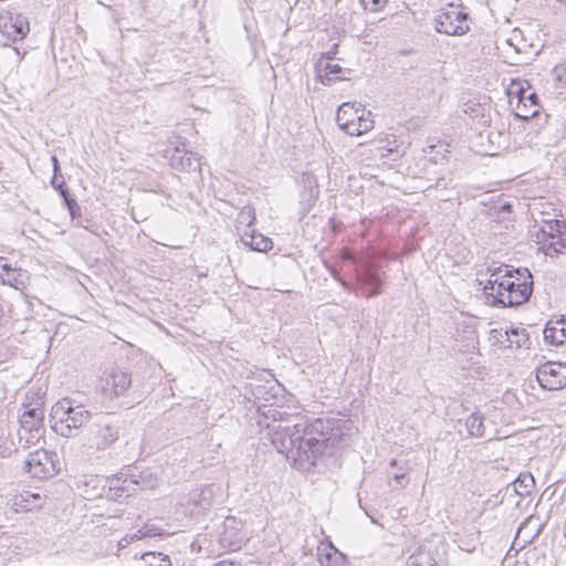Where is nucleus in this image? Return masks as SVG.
<instances>
[{"label":"nucleus","mask_w":566,"mask_h":566,"mask_svg":"<svg viewBox=\"0 0 566 566\" xmlns=\"http://www.w3.org/2000/svg\"><path fill=\"white\" fill-rule=\"evenodd\" d=\"M271 442L280 453L293 461L298 470L311 471L315 467L312 450L310 421L305 417L291 416L285 411L274 410L273 423L268 424ZM321 444L314 447V453L319 452Z\"/></svg>","instance_id":"1"},{"label":"nucleus","mask_w":566,"mask_h":566,"mask_svg":"<svg viewBox=\"0 0 566 566\" xmlns=\"http://www.w3.org/2000/svg\"><path fill=\"white\" fill-rule=\"evenodd\" d=\"M310 436L312 447L321 444L318 453H314L315 464L319 459L325 455H333L334 451L347 447L354 434L357 433V428L349 419L343 418H315L310 421ZM313 451L314 448H312Z\"/></svg>","instance_id":"2"},{"label":"nucleus","mask_w":566,"mask_h":566,"mask_svg":"<svg viewBox=\"0 0 566 566\" xmlns=\"http://www.w3.org/2000/svg\"><path fill=\"white\" fill-rule=\"evenodd\" d=\"M491 276L483 287L486 303L493 306H517L526 303L532 295V286L515 283L510 277V265L489 269Z\"/></svg>","instance_id":"3"},{"label":"nucleus","mask_w":566,"mask_h":566,"mask_svg":"<svg viewBox=\"0 0 566 566\" xmlns=\"http://www.w3.org/2000/svg\"><path fill=\"white\" fill-rule=\"evenodd\" d=\"M92 413L83 405H74L70 398H63L51 409V428L62 437L71 438L75 431L85 427L92 420Z\"/></svg>","instance_id":"4"},{"label":"nucleus","mask_w":566,"mask_h":566,"mask_svg":"<svg viewBox=\"0 0 566 566\" xmlns=\"http://www.w3.org/2000/svg\"><path fill=\"white\" fill-rule=\"evenodd\" d=\"M125 430V420L116 413H98L90 426L91 448L97 452L112 449Z\"/></svg>","instance_id":"5"},{"label":"nucleus","mask_w":566,"mask_h":566,"mask_svg":"<svg viewBox=\"0 0 566 566\" xmlns=\"http://www.w3.org/2000/svg\"><path fill=\"white\" fill-rule=\"evenodd\" d=\"M357 285L352 291L360 290L367 298L375 297L382 292L385 272L376 262L364 260L355 270Z\"/></svg>","instance_id":"6"},{"label":"nucleus","mask_w":566,"mask_h":566,"mask_svg":"<svg viewBox=\"0 0 566 566\" xmlns=\"http://www.w3.org/2000/svg\"><path fill=\"white\" fill-rule=\"evenodd\" d=\"M468 18V13L450 3L437 13L434 18L436 31L447 35H463L470 31Z\"/></svg>","instance_id":"7"},{"label":"nucleus","mask_w":566,"mask_h":566,"mask_svg":"<svg viewBox=\"0 0 566 566\" xmlns=\"http://www.w3.org/2000/svg\"><path fill=\"white\" fill-rule=\"evenodd\" d=\"M24 469L35 479L52 478L60 472L57 453L44 449L31 452L24 461Z\"/></svg>","instance_id":"8"},{"label":"nucleus","mask_w":566,"mask_h":566,"mask_svg":"<svg viewBox=\"0 0 566 566\" xmlns=\"http://www.w3.org/2000/svg\"><path fill=\"white\" fill-rule=\"evenodd\" d=\"M408 566H448L447 551L440 538L424 541L418 549L408 557Z\"/></svg>","instance_id":"9"},{"label":"nucleus","mask_w":566,"mask_h":566,"mask_svg":"<svg viewBox=\"0 0 566 566\" xmlns=\"http://www.w3.org/2000/svg\"><path fill=\"white\" fill-rule=\"evenodd\" d=\"M541 250L545 255L554 256L555 254L563 253L566 249V224L560 220H552L541 229Z\"/></svg>","instance_id":"10"},{"label":"nucleus","mask_w":566,"mask_h":566,"mask_svg":"<svg viewBox=\"0 0 566 566\" xmlns=\"http://www.w3.org/2000/svg\"><path fill=\"white\" fill-rule=\"evenodd\" d=\"M536 379L547 390H559L566 387V363L547 361L537 368Z\"/></svg>","instance_id":"11"},{"label":"nucleus","mask_w":566,"mask_h":566,"mask_svg":"<svg viewBox=\"0 0 566 566\" xmlns=\"http://www.w3.org/2000/svg\"><path fill=\"white\" fill-rule=\"evenodd\" d=\"M132 386V376L123 370H112L102 378V392L109 400L125 395Z\"/></svg>","instance_id":"12"},{"label":"nucleus","mask_w":566,"mask_h":566,"mask_svg":"<svg viewBox=\"0 0 566 566\" xmlns=\"http://www.w3.org/2000/svg\"><path fill=\"white\" fill-rule=\"evenodd\" d=\"M0 31L13 42L22 40L30 31L29 20L21 13L8 12L0 15Z\"/></svg>","instance_id":"13"},{"label":"nucleus","mask_w":566,"mask_h":566,"mask_svg":"<svg viewBox=\"0 0 566 566\" xmlns=\"http://www.w3.org/2000/svg\"><path fill=\"white\" fill-rule=\"evenodd\" d=\"M244 542L241 533V523L233 516H228L223 521V530L219 535V543L223 548L238 551Z\"/></svg>","instance_id":"14"},{"label":"nucleus","mask_w":566,"mask_h":566,"mask_svg":"<svg viewBox=\"0 0 566 566\" xmlns=\"http://www.w3.org/2000/svg\"><path fill=\"white\" fill-rule=\"evenodd\" d=\"M539 114L538 97L535 93L521 92L514 108V115L523 120L534 118Z\"/></svg>","instance_id":"15"},{"label":"nucleus","mask_w":566,"mask_h":566,"mask_svg":"<svg viewBox=\"0 0 566 566\" xmlns=\"http://www.w3.org/2000/svg\"><path fill=\"white\" fill-rule=\"evenodd\" d=\"M317 67L319 72L318 76L324 85H331L332 82L337 80H349L352 73V70L343 69L338 63L328 61H326L324 65L323 62L319 61Z\"/></svg>","instance_id":"16"},{"label":"nucleus","mask_w":566,"mask_h":566,"mask_svg":"<svg viewBox=\"0 0 566 566\" xmlns=\"http://www.w3.org/2000/svg\"><path fill=\"white\" fill-rule=\"evenodd\" d=\"M360 111H366L361 105L343 103L336 112V122L340 129L347 134V127L355 126L360 118Z\"/></svg>","instance_id":"17"},{"label":"nucleus","mask_w":566,"mask_h":566,"mask_svg":"<svg viewBox=\"0 0 566 566\" xmlns=\"http://www.w3.org/2000/svg\"><path fill=\"white\" fill-rule=\"evenodd\" d=\"M544 339L551 345H563L566 343V317L562 316L556 321L547 322L544 331Z\"/></svg>","instance_id":"18"},{"label":"nucleus","mask_w":566,"mask_h":566,"mask_svg":"<svg viewBox=\"0 0 566 566\" xmlns=\"http://www.w3.org/2000/svg\"><path fill=\"white\" fill-rule=\"evenodd\" d=\"M44 422L43 403H38L33 408H29L20 416V424L24 430L30 432L39 431Z\"/></svg>","instance_id":"19"},{"label":"nucleus","mask_w":566,"mask_h":566,"mask_svg":"<svg viewBox=\"0 0 566 566\" xmlns=\"http://www.w3.org/2000/svg\"><path fill=\"white\" fill-rule=\"evenodd\" d=\"M302 180L304 189L302 191V213L303 217L312 209L318 198V185L316 179L308 175L303 174Z\"/></svg>","instance_id":"20"},{"label":"nucleus","mask_w":566,"mask_h":566,"mask_svg":"<svg viewBox=\"0 0 566 566\" xmlns=\"http://www.w3.org/2000/svg\"><path fill=\"white\" fill-rule=\"evenodd\" d=\"M171 166L182 171H196L200 169V158L197 154L176 148L171 156Z\"/></svg>","instance_id":"21"},{"label":"nucleus","mask_w":566,"mask_h":566,"mask_svg":"<svg viewBox=\"0 0 566 566\" xmlns=\"http://www.w3.org/2000/svg\"><path fill=\"white\" fill-rule=\"evenodd\" d=\"M241 242L250 248L252 251L258 252H266L272 249L273 242L270 238L259 233L256 231H251L250 233L244 232L241 235Z\"/></svg>","instance_id":"22"},{"label":"nucleus","mask_w":566,"mask_h":566,"mask_svg":"<svg viewBox=\"0 0 566 566\" xmlns=\"http://www.w3.org/2000/svg\"><path fill=\"white\" fill-rule=\"evenodd\" d=\"M212 488L205 486L200 490H193L191 493H189L187 504L206 511L212 506Z\"/></svg>","instance_id":"23"},{"label":"nucleus","mask_w":566,"mask_h":566,"mask_svg":"<svg viewBox=\"0 0 566 566\" xmlns=\"http://www.w3.org/2000/svg\"><path fill=\"white\" fill-rule=\"evenodd\" d=\"M15 512H29L41 507V496L38 493L25 491L15 496L12 504Z\"/></svg>","instance_id":"24"},{"label":"nucleus","mask_w":566,"mask_h":566,"mask_svg":"<svg viewBox=\"0 0 566 566\" xmlns=\"http://www.w3.org/2000/svg\"><path fill=\"white\" fill-rule=\"evenodd\" d=\"M505 346L509 348H512L513 346L516 348H530V334L525 328H511L510 332H505Z\"/></svg>","instance_id":"25"},{"label":"nucleus","mask_w":566,"mask_h":566,"mask_svg":"<svg viewBox=\"0 0 566 566\" xmlns=\"http://www.w3.org/2000/svg\"><path fill=\"white\" fill-rule=\"evenodd\" d=\"M533 517L526 518L518 527L515 542L522 539L521 547H525L527 544L532 543L541 533V526H535L531 532H528V527L531 526Z\"/></svg>","instance_id":"26"},{"label":"nucleus","mask_w":566,"mask_h":566,"mask_svg":"<svg viewBox=\"0 0 566 566\" xmlns=\"http://www.w3.org/2000/svg\"><path fill=\"white\" fill-rule=\"evenodd\" d=\"M374 127V120L371 118L370 111H360V118L357 120L355 126L347 127V134L350 136H360Z\"/></svg>","instance_id":"27"},{"label":"nucleus","mask_w":566,"mask_h":566,"mask_svg":"<svg viewBox=\"0 0 566 566\" xmlns=\"http://www.w3.org/2000/svg\"><path fill=\"white\" fill-rule=\"evenodd\" d=\"M534 486L535 480L532 474H520L512 483L513 491L521 497L530 495Z\"/></svg>","instance_id":"28"},{"label":"nucleus","mask_w":566,"mask_h":566,"mask_svg":"<svg viewBox=\"0 0 566 566\" xmlns=\"http://www.w3.org/2000/svg\"><path fill=\"white\" fill-rule=\"evenodd\" d=\"M464 426L472 437H484L485 428L483 423V416L479 412L471 413L464 422Z\"/></svg>","instance_id":"29"},{"label":"nucleus","mask_w":566,"mask_h":566,"mask_svg":"<svg viewBox=\"0 0 566 566\" xmlns=\"http://www.w3.org/2000/svg\"><path fill=\"white\" fill-rule=\"evenodd\" d=\"M129 481L134 484L139 485L142 490H153L157 485V478L154 476L149 470H144L138 473H132Z\"/></svg>","instance_id":"30"},{"label":"nucleus","mask_w":566,"mask_h":566,"mask_svg":"<svg viewBox=\"0 0 566 566\" xmlns=\"http://www.w3.org/2000/svg\"><path fill=\"white\" fill-rule=\"evenodd\" d=\"M332 552L326 553L321 558V565L322 566H352L348 562L346 555L337 551L335 547H333Z\"/></svg>","instance_id":"31"},{"label":"nucleus","mask_w":566,"mask_h":566,"mask_svg":"<svg viewBox=\"0 0 566 566\" xmlns=\"http://www.w3.org/2000/svg\"><path fill=\"white\" fill-rule=\"evenodd\" d=\"M142 559L148 566H172L169 556L163 553L146 552L142 555Z\"/></svg>","instance_id":"32"},{"label":"nucleus","mask_w":566,"mask_h":566,"mask_svg":"<svg viewBox=\"0 0 566 566\" xmlns=\"http://www.w3.org/2000/svg\"><path fill=\"white\" fill-rule=\"evenodd\" d=\"M510 277L515 281V283H521L523 285H531L533 287V276L528 269L518 268L514 269L510 265Z\"/></svg>","instance_id":"33"},{"label":"nucleus","mask_w":566,"mask_h":566,"mask_svg":"<svg viewBox=\"0 0 566 566\" xmlns=\"http://www.w3.org/2000/svg\"><path fill=\"white\" fill-rule=\"evenodd\" d=\"M255 220L254 209L250 206L244 207L238 216V221L241 224L251 227Z\"/></svg>","instance_id":"34"},{"label":"nucleus","mask_w":566,"mask_h":566,"mask_svg":"<svg viewBox=\"0 0 566 566\" xmlns=\"http://www.w3.org/2000/svg\"><path fill=\"white\" fill-rule=\"evenodd\" d=\"M361 3L365 9H368L373 12H378L384 8L386 0H361Z\"/></svg>","instance_id":"35"},{"label":"nucleus","mask_w":566,"mask_h":566,"mask_svg":"<svg viewBox=\"0 0 566 566\" xmlns=\"http://www.w3.org/2000/svg\"><path fill=\"white\" fill-rule=\"evenodd\" d=\"M389 474V479H392L396 484L392 486L395 489H402L405 486V480H406V472L402 471L401 469L397 472H394V473H388Z\"/></svg>","instance_id":"36"},{"label":"nucleus","mask_w":566,"mask_h":566,"mask_svg":"<svg viewBox=\"0 0 566 566\" xmlns=\"http://www.w3.org/2000/svg\"><path fill=\"white\" fill-rule=\"evenodd\" d=\"M328 271L331 273V275L339 282V284L345 289V290H348V291H352L354 289V285L350 284L349 282L345 281L342 276H340V273L339 271H337L336 269L334 268H328Z\"/></svg>","instance_id":"37"},{"label":"nucleus","mask_w":566,"mask_h":566,"mask_svg":"<svg viewBox=\"0 0 566 566\" xmlns=\"http://www.w3.org/2000/svg\"><path fill=\"white\" fill-rule=\"evenodd\" d=\"M340 255L343 260L352 261L353 263L356 264V266H358L359 263L364 262V260L359 259L355 253L347 249H344Z\"/></svg>","instance_id":"38"},{"label":"nucleus","mask_w":566,"mask_h":566,"mask_svg":"<svg viewBox=\"0 0 566 566\" xmlns=\"http://www.w3.org/2000/svg\"><path fill=\"white\" fill-rule=\"evenodd\" d=\"M61 197L63 198L67 209L71 207V205L73 206V203H77V201L70 195L67 188H61Z\"/></svg>","instance_id":"39"},{"label":"nucleus","mask_w":566,"mask_h":566,"mask_svg":"<svg viewBox=\"0 0 566 566\" xmlns=\"http://www.w3.org/2000/svg\"><path fill=\"white\" fill-rule=\"evenodd\" d=\"M556 80L566 85V66H556L554 70Z\"/></svg>","instance_id":"40"},{"label":"nucleus","mask_w":566,"mask_h":566,"mask_svg":"<svg viewBox=\"0 0 566 566\" xmlns=\"http://www.w3.org/2000/svg\"><path fill=\"white\" fill-rule=\"evenodd\" d=\"M494 210L497 211L499 216L502 213H510L512 211V205L510 202H504L499 207H495Z\"/></svg>","instance_id":"41"},{"label":"nucleus","mask_w":566,"mask_h":566,"mask_svg":"<svg viewBox=\"0 0 566 566\" xmlns=\"http://www.w3.org/2000/svg\"><path fill=\"white\" fill-rule=\"evenodd\" d=\"M67 210L73 220L81 214V208L78 203H73V206L71 205Z\"/></svg>","instance_id":"42"},{"label":"nucleus","mask_w":566,"mask_h":566,"mask_svg":"<svg viewBox=\"0 0 566 566\" xmlns=\"http://www.w3.org/2000/svg\"><path fill=\"white\" fill-rule=\"evenodd\" d=\"M51 185L53 186V188H55L60 193H61V188H66L65 187V182L64 180L62 181H59L56 176H54L51 180Z\"/></svg>","instance_id":"43"},{"label":"nucleus","mask_w":566,"mask_h":566,"mask_svg":"<svg viewBox=\"0 0 566 566\" xmlns=\"http://www.w3.org/2000/svg\"><path fill=\"white\" fill-rule=\"evenodd\" d=\"M214 566H240L239 563L230 562V560H221L217 563Z\"/></svg>","instance_id":"44"},{"label":"nucleus","mask_w":566,"mask_h":566,"mask_svg":"<svg viewBox=\"0 0 566 566\" xmlns=\"http://www.w3.org/2000/svg\"><path fill=\"white\" fill-rule=\"evenodd\" d=\"M0 268H1V269H2L7 274H9V273L12 271L11 265H10V264H7V263H4V264H0Z\"/></svg>","instance_id":"45"},{"label":"nucleus","mask_w":566,"mask_h":566,"mask_svg":"<svg viewBox=\"0 0 566 566\" xmlns=\"http://www.w3.org/2000/svg\"><path fill=\"white\" fill-rule=\"evenodd\" d=\"M509 44H510V45H512V46H514V49H515L516 53H522V52H523V51H522V49H521L518 45H514V44H513V39H510V40H509Z\"/></svg>","instance_id":"46"},{"label":"nucleus","mask_w":566,"mask_h":566,"mask_svg":"<svg viewBox=\"0 0 566 566\" xmlns=\"http://www.w3.org/2000/svg\"><path fill=\"white\" fill-rule=\"evenodd\" d=\"M52 161H53V165H54V170L56 171L57 168H59V161H57V158L55 156L52 157Z\"/></svg>","instance_id":"47"},{"label":"nucleus","mask_w":566,"mask_h":566,"mask_svg":"<svg viewBox=\"0 0 566 566\" xmlns=\"http://www.w3.org/2000/svg\"><path fill=\"white\" fill-rule=\"evenodd\" d=\"M333 55H334V53H333V52H328V53H326V54H325V57H326V60H328V62H329L331 60H333V59H334V56H333Z\"/></svg>","instance_id":"48"},{"label":"nucleus","mask_w":566,"mask_h":566,"mask_svg":"<svg viewBox=\"0 0 566 566\" xmlns=\"http://www.w3.org/2000/svg\"><path fill=\"white\" fill-rule=\"evenodd\" d=\"M398 464L397 460L392 459L389 463L390 468H395Z\"/></svg>","instance_id":"49"},{"label":"nucleus","mask_w":566,"mask_h":566,"mask_svg":"<svg viewBox=\"0 0 566 566\" xmlns=\"http://www.w3.org/2000/svg\"><path fill=\"white\" fill-rule=\"evenodd\" d=\"M260 389H261V387H260V386H258V391H260ZM253 394L255 395L256 399H260V398H261V397H260V395H259L260 392H255V391L253 390Z\"/></svg>","instance_id":"50"},{"label":"nucleus","mask_w":566,"mask_h":566,"mask_svg":"<svg viewBox=\"0 0 566 566\" xmlns=\"http://www.w3.org/2000/svg\"><path fill=\"white\" fill-rule=\"evenodd\" d=\"M440 180H441V179H439V180L437 181V184H436V188L440 187Z\"/></svg>","instance_id":"51"},{"label":"nucleus","mask_w":566,"mask_h":566,"mask_svg":"<svg viewBox=\"0 0 566 566\" xmlns=\"http://www.w3.org/2000/svg\"><path fill=\"white\" fill-rule=\"evenodd\" d=\"M557 1L560 2V3L566 4V0H557Z\"/></svg>","instance_id":"52"}]
</instances>
